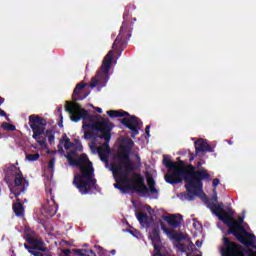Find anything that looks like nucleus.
<instances>
[{"label":"nucleus","mask_w":256,"mask_h":256,"mask_svg":"<svg viewBox=\"0 0 256 256\" xmlns=\"http://www.w3.org/2000/svg\"><path fill=\"white\" fill-rule=\"evenodd\" d=\"M65 111L69 113L70 119L74 123H79L82 119L83 139H93L89 143L90 151L98 154L103 163H108L107 157L111 153L109 142L111 141V129H113V124L109 122V119L91 115L88 110L81 108V105L75 102H66Z\"/></svg>","instance_id":"nucleus-1"},{"label":"nucleus","mask_w":256,"mask_h":256,"mask_svg":"<svg viewBox=\"0 0 256 256\" xmlns=\"http://www.w3.org/2000/svg\"><path fill=\"white\" fill-rule=\"evenodd\" d=\"M163 163L168 169V173L165 174L164 179L166 183L170 185H177L185 181L187 193H181L178 195L181 201H194L196 197L200 199H207L205 193H203V182L202 181H211V174L205 168H200L196 172L195 166L188 165L183 160L178 162H172L164 156ZM190 169V171H189Z\"/></svg>","instance_id":"nucleus-2"},{"label":"nucleus","mask_w":256,"mask_h":256,"mask_svg":"<svg viewBox=\"0 0 256 256\" xmlns=\"http://www.w3.org/2000/svg\"><path fill=\"white\" fill-rule=\"evenodd\" d=\"M59 151L65 153V157L71 167H78L81 174H75L73 185L77 187L82 195L97 191V180L94 177L93 163L89 161L87 154L77 155V151H83V144L80 140L71 143V139L64 134L58 145Z\"/></svg>","instance_id":"nucleus-3"},{"label":"nucleus","mask_w":256,"mask_h":256,"mask_svg":"<svg viewBox=\"0 0 256 256\" xmlns=\"http://www.w3.org/2000/svg\"><path fill=\"white\" fill-rule=\"evenodd\" d=\"M113 175L116 181L115 189H119L122 193H127L126 189H134L142 195V197H150V199H157L159 197V190L155 188V180L147 177L148 187L145 185V180L141 174L135 173L133 164L129 159V155H122L119 163L113 166ZM126 188V189H125Z\"/></svg>","instance_id":"nucleus-4"},{"label":"nucleus","mask_w":256,"mask_h":256,"mask_svg":"<svg viewBox=\"0 0 256 256\" xmlns=\"http://www.w3.org/2000/svg\"><path fill=\"white\" fill-rule=\"evenodd\" d=\"M209 209L212 211L213 215L218 217L219 221H222L224 225H227L229 227V230L227 232V235H234L236 239L240 241V243H243V245H246L247 247H252L253 250H244L243 247L231 242L229 238L223 237V247L221 248V253L223 256V249H225V239H227L228 243H231L236 249H240L241 253H246V251H251L256 255V237L253 234H250L245 230V227L243 226V219L244 217H239L238 221L233 218V215H235V211L233 209L228 208V210L223 209V203L214 204L209 202L208 203Z\"/></svg>","instance_id":"nucleus-5"},{"label":"nucleus","mask_w":256,"mask_h":256,"mask_svg":"<svg viewBox=\"0 0 256 256\" xmlns=\"http://www.w3.org/2000/svg\"><path fill=\"white\" fill-rule=\"evenodd\" d=\"M6 178L5 181L9 183V175L14 178V186L9 184L10 193L13 196H10V199L14 197H19L21 193H25L27 187H29V182L23 177V173L16 166H10L6 168Z\"/></svg>","instance_id":"nucleus-6"},{"label":"nucleus","mask_w":256,"mask_h":256,"mask_svg":"<svg viewBox=\"0 0 256 256\" xmlns=\"http://www.w3.org/2000/svg\"><path fill=\"white\" fill-rule=\"evenodd\" d=\"M111 63H113V50H110L104 57L100 70H98L96 76L92 78L90 83L92 89L98 87V91H101L102 87L107 85V81H109V71H111Z\"/></svg>","instance_id":"nucleus-7"},{"label":"nucleus","mask_w":256,"mask_h":256,"mask_svg":"<svg viewBox=\"0 0 256 256\" xmlns=\"http://www.w3.org/2000/svg\"><path fill=\"white\" fill-rule=\"evenodd\" d=\"M161 229L168 237V239H170V241H176L178 243L176 244L178 251H180L181 253H185V251H193L195 245L193 244V242H191V239L187 234L170 230L163 224H161Z\"/></svg>","instance_id":"nucleus-8"},{"label":"nucleus","mask_w":256,"mask_h":256,"mask_svg":"<svg viewBox=\"0 0 256 256\" xmlns=\"http://www.w3.org/2000/svg\"><path fill=\"white\" fill-rule=\"evenodd\" d=\"M107 115H109V117H124L121 123L132 131V137L139 135V127L143 125V122L135 116H130L129 113L123 110H110L107 111Z\"/></svg>","instance_id":"nucleus-9"},{"label":"nucleus","mask_w":256,"mask_h":256,"mask_svg":"<svg viewBox=\"0 0 256 256\" xmlns=\"http://www.w3.org/2000/svg\"><path fill=\"white\" fill-rule=\"evenodd\" d=\"M46 125L47 121H45V119L36 115L29 116V126L33 131L32 137L37 141L38 145H40V149H47V142L41 139V135L45 133Z\"/></svg>","instance_id":"nucleus-10"},{"label":"nucleus","mask_w":256,"mask_h":256,"mask_svg":"<svg viewBox=\"0 0 256 256\" xmlns=\"http://www.w3.org/2000/svg\"><path fill=\"white\" fill-rule=\"evenodd\" d=\"M58 209H59V206L55 202V197L53 196L51 189L46 190V201L42 206L39 220L45 221V219H49L50 217H55V215H57Z\"/></svg>","instance_id":"nucleus-11"},{"label":"nucleus","mask_w":256,"mask_h":256,"mask_svg":"<svg viewBox=\"0 0 256 256\" xmlns=\"http://www.w3.org/2000/svg\"><path fill=\"white\" fill-rule=\"evenodd\" d=\"M224 245L223 256H256V254L251 251L241 253V248L235 247L233 244L229 243L227 239H225Z\"/></svg>","instance_id":"nucleus-12"},{"label":"nucleus","mask_w":256,"mask_h":256,"mask_svg":"<svg viewBox=\"0 0 256 256\" xmlns=\"http://www.w3.org/2000/svg\"><path fill=\"white\" fill-rule=\"evenodd\" d=\"M196 155H203L204 153H213V147L207 143V140L200 138L195 143Z\"/></svg>","instance_id":"nucleus-13"},{"label":"nucleus","mask_w":256,"mask_h":256,"mask_svg":"<svg viewBox=\"0 0 256 256\" xmlns=\"http://www.w3.org/2000/svg\"><path fill=\"white\" fill-rule=\"evenodd\" d=\"M86 86L87 84L83 82L76 85L72 95L74 101H83V99H87V97L89 96V92L85 91Z\"/></svg>","instance_id":"nucleus-14"},{"label":"nucleus","mask_w":256,"mask_h":256,"mask_svg":"<svg viewBox=\"0 0 256 256\" xmlns=\"http://www.w3.org/2000/svg\"><path fill=\"white\" fill-rule=\"evenodd\" d=\"M162 219L168 223L173 229H177L181 223H183V216L181 214H171L169 216H162Z\"/></svg>","instance_id":"nucleus-15"},{"label":"nucleus","mask_w":256,"mask_h":256,"mask_svg":"<svg viewBox=\"0 0 256 256\" xmlns=\"http://www.w3.org/2000/svg\"><path fill=\"white\" fill-rule=\"evenodd\" d=\"M25 239L28 243L34 245L33 249H37L38 251H45V249H43V240L37 239L35 234H26Z\"/></svg>","instance_id":"nucleus-16"},{"label":"nucleus","mask_w":256,"mask_h":256,"mask_svg":"<svg viewBox=\"0 0 256 256\" xmlns=\"http://www.w3.org/2000/svg\"><path fill=\"white\" fill-rule=\"evenodd\" d=\"M127 29H129V22H127V20H124L120 29V33L117 36V38L115 39L114 43H113V49H115V47H117V44L121 43V41H123V33H125V31H127Z\"/></svg>","instance_id":"nucleus-17"},{"label":"nucleus","mask_w":256,"mask_h":256,"mask_svg":"<svg viewBox=\"0 0 256 256\" xmlns=\"http://www.w3.org/2000/svg\"><path fill=\"white\" fill-rule=\"evenodd\" d=\"M17 201L18 202L13 205V211L17 217H22L23 213H25V209L23 208L21 201H19V199H17Z\"/></svg>","instance_id":"nucleus-18"},{"label":"nucleus","mask_w":256,"mask_h":256,"mask_svg":"<svg viewBox=\"0 0 256 256\" xmlns=\"http://www.w3.org/2000/svg\"><path fill=\"white\" fill-rule=\"evenodd\" d=\"M135 145V142H133V140L131 139H125L123 142H122V145H121V149H124V151H131V149H133Z\"/></svg>","instance_id":"nucleus-19"},{"label":"nucleus","mask_w":256,"mask_h":256,"mask_svg":"<svg viewBox=\"0 0 256 256\" xmlns=\"http://www.w3.org/2000/svg\"><path fill=\"white\" fill-rule=\"evenodd\" d=\"M46 137L50 145H53V143H55V132L53 130H46Z\"/></svg>","instance_id":"nucleus-20"},{"label":"nucleus","mask_w":256,"mask_h":256,"mask_svg":"<svg viewBox=\"0 0 256 256\" xmlns=\"http://www.w3.org/2000/svg\"><path fill=\"white\" fill-rule=\"evenodd\" d=\"M39 153L36 154H26V161L33 163L34 161H39Z\"/></svg>","instance_id":"nucleus-21"},{"label":"nucleus","mask_w":256,"mask_h":256,"mask_svg":"<svg viewBox=\"0 0 256 256\" xmlns=\"http://www.w3.org/2000/svg\"><path fill=\"white\" fill-rule=\"evenodd\" d=\"M47 171L49 172L50 175H53V173H54V171H55V158H52V159L48 162Z\"/></svg>","instance_id":"nucleus-22"},{"label":"nucleus","mask_w":256,"mask_h":256,"mask_svg":"<svg viewBox=\"0 0 256 256\" xmlns=\"http://www.w3.org/2000/svg\"><path fill=\"white\" fill-rule=\"evenodd\" d=\"M136 217L141 225H145V223H147V215L140 212L136 214Z\"/></svg>","instance_id":"nucleus-23"},{"label":"nucleus","mask_w":256,"mask_h":256,"mask_svg":"<svg viewBox=\"0 0 256 256\" xmlns=\"http://www.w3.org/2000/svg\"><path fill=\"white\" fill-rule=\"evenodd\" d=\"M24 247H25V249L28 250V252H29L31 255H34V256H43V253L35 251V248L30 247V246H28L27 244H24Z\"/></svg>","instance_id":"nucleus-24"},{"label":"nucleus","mask_w":256,"mask_h":256,"mask_svg":"<svg viewBox=\"0 0 256 256\" xmlns=\"http://www.w3.org/2000/svg\"><path fill=\"white\" fill-rule=\"evenodd\" d=\"M2 128H4L5 131H15V125L9 124L7 122L2 123Z\"/></svg>","instance_id":"nucleus-25"},{"label":"nucleus","mask_w":256,"mask_h":256,"mask_svg":"<svg viewBox=\"0 0 256 256\" xmlns=\"http://www.w3.org/2000/svg\"><path fill=\"white\" fill-rule=\"evenodd\" d=\"M3 103H5V99L0 97V105H3ZM0 117H7V113H5V111H3L0 108Z\"/></svg>","instance_id":"nucleus-26"},{"label":"nucleus","mask_w":256,"mask_h":256,"mask_svg":"<svg viewBox=\"0 0 256 256\" xmlns=\"http://www.w3.org/2000/svg\"><path fill=\"white\" fill-rule=\"evenodd\" d=\"M75 251V253H76V255H78V256H87V250H85V249H77V250H74Z\"/></svg>","instance_id":"nucleus-27"},{"label":"nucleus","mask_w":256,"mask_h":256,"mask_svg":"<svg viewBox=\"0 0 256 256\" xmlns=\"http://www.w3.org/2000/svg\"><path fill=\"white\" fill-rule=\"evenodd\" d=\"M130 233H131V235H133V237H136V239H141V232L140 231L131 230Z\"/></svg>","instance_id":"nucleus-28"},{"label":"nucleus","mask_w":256,"mask_h":256,"mask_svg":"<svg viewBox=\"0 0 256 256\" xmlns=\"http://www.w3.org/2000/svg\"><path fill=\"white\" fill-rule=\"evenodd\" d=\"M212 201H214V203H217V201H219V198H217V190H213Z\"/></svg>","instance_id":"nucleus-29"},{"label":"nucleus","mask_w":256,"mask_h":256,"mask_svg":"<svg viewBox=\"0 0 256 256\" xmlns=\"http://www.w3.org/2000/svg\"><path fill=\"white\" fill-rule=\"evenodd\" d=\"M220 183H221V181L216 178V179L213 180L212 185H213V187L215 188V187H217Z\"/></svg>","instance_id":"nucleus-30"},{"label":"nucleus","mask_w":256,"mask_h":256,"mask_svg":"<svg viewBox=\"0 0 256 256\" xmlns=\"http://www.w3.org/2000/svg\"><path fill=\"white\" fill-rule=\"evenodd\" d=\"M86 256H96L93 250H86Z\"/></svg>","instance_id":"nucleus-31"},{"label":"nucleus","mask_w":256,"mask_h":256,"mask_svg":"<svg viewBox=\"0 0 256 256\" xmlns=\"http://www.w3.org/2000/svg\"><path fill=\"white\" fill-rule=\"evenodd\" d=\"M62 253H63V255H65V256H69V255H71V250L66 249V250H63Z\"/></svg>","instance_id":"nucleus-32"},{"label":"nucleus","mask_w":256,"mask_h":256,"mask_svg":"<svg viewBox=\"0 0 256 256\" xmlns=\"http://www.w3.org/2000/svg\"><path fill=\"white\" fill-rule=\"evenodd\" d=\"M146 211H148L149 215H153V209H151V206H146Z\"/></svg>","instance_id":"nucleus-33"},{"label":"nucleus","mask_w":256,"mask_h":256,"mask_svg":"<svg viewBox=\"0 0 256 256\" xmlns=\"http://www.w3.org/2000/svg\"><path fill=\"white\" fill-rule=\"evenodd\" d=\"M203 165H205V160H204V159H201V160L198 162L197 167H201V166H203Z\"/></svg>","instance_id":"nucleus-34"},{"label":"nucleus","mask_w":256,"mask_h":256,"mask_svg":"<svg viewBox=\"0 0 256 256\" xmlns=\"http://www.w3.org/2000/svg\"><path fill=\"white\" fill-rule=\"evenodd\" d=\"M196 247H202V245H203V241H201V240H198V241H196Z\"/></svg>","instance_id":"nucleus-35"},{"label":"nucleus","mask_w":256,"mask_h":256,"mask_svg":"<svg viewBox=\"0 0 256 256\" xmlns=\"http://www.w3.org/2000/svg\"><path fill=\"white\" fill-rule=\"evenodd\" d=\"M150 128H151V126H147L146 127V135H147V137H151L150 132H149Z\"/></svg>","instance_id":"nucleus-36"},{"label":"nucleus","mask_w":256,"mask_h":256,"mask_svg":"<svg viewBox=\"0 0 256 256\" xmlns=\"http://www.w3.org/2000/svg\"><path fill=\"white\" fill-rule=\"evenodd\" d=\"M196 251L198 252L196 255L193 253H189V254H187V256H201L199 250H196Z\"/></svg>","instance_id":"nucleus-37"},{"label":"nucleus","mask_w":256,"mask_h":256,"mask_svg":"<svg viewBox=\"0 0 256 256\" xmlns=\"http://www.w3.org/2000/svg\"><path fill=\"white\" fill-rule=\"evenodd\" d=\"M195 160V157L193 156V154H189V161H194Z\"/></svg>","instance_id":"nucleus-38"},{"label":"nucleus","mask_w":256,"mask_h":256,"mask_svg":"<svg viewBox=\"0 0 256 256\" xmlns=\"http://www.w3.org/2000/svg\"><path fill=\"white\" fill-rule=\"evenodd\" d=\"M135 158L137 159L138 163H141V157H139V155H135Z\"/></svg>","instance_id":"nucleus-39"},{"label":"nucleus","mask_w":256,"mask_h":256,"mask_svg":"<svg viewBox=\"0 0 256 256\" xmlns=\"http://www.w3.org/2000/svg\"><path fill=\"white\" fill-rule=\"evenodd\" d=\"M96 111H97V113H103V109H101V108H96Z\"/></svg>","instance_id":"nucleus-40"},{"label":"nucleus","mask_w":256,"mask_h":256,"mask_svg":"<svg viewBox=\"0 0 256 256\" xmlns=\"http://www.w3.org/2000/svg\"><path fill=\"white\" fill-rule=\"evenodd\" d=\"M117 253L115 250H111V255H115Z\"/></svg>","instance_id":"nucleus-41"},{"label":"nucleus","mask_w":256,"mask_h":256,"mask_svg":"<svg viewBox=\"0 0 256 256\" xmlns=\"http://www.w3.org/2000/svg\"><path fill=\"white\" fill-rule=\"evenodd\" d=\"M228 143H229L230 145H232V144H233V142H231V141H228Z\"/></svg>","instance_id":"nucleus-42"},{"label":"nucleus","mask_w":256,"mask_h":256,"mask_svg":"<svg viewBox=\"0 0 256 256\" xmlns=\"http://www.w3.org/2000/svg\"><path fill=\"white\" fill-rule=\"evenodd\" d=\"M6 119L9 121V117H6Z\"/></svg>","instance_id":"nucleus-43"}]
</instances>
